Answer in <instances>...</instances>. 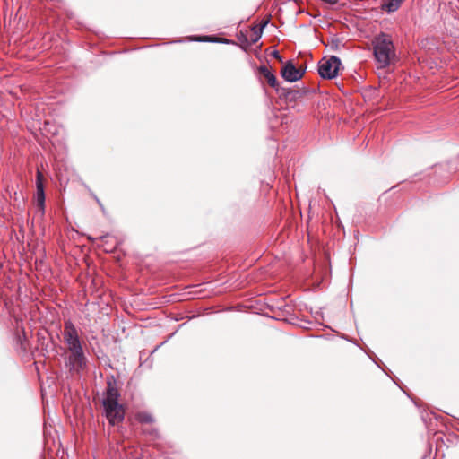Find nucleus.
<instances>
[{
	"label": "nucleus",
	"instance_id": "nucleus-2",
	"mask_svg": "<svg viewBox=\"0 0 459 459\" xmlns=\"http://www.w3.org/2000/svg\"><path fill=\"white\" fill-rule=\"evenodd\" d=\"M373 48L378 68H385L395 60V48L389 35L381 33L377 36L373 40Z\"/></svg>",
	"mask_w": 459,
	"mask_h": 459
},
{
	"label": "nucleus",
	"instance_id": "nucleus-3",
	"mask_svg": "<svg viewBox=\"0 0 459 459\" xmlns=\"http://www.w3.org/2000/svg\"><path fill=\"white\" fill-rule=\"evenodd\" d=\"M118 397L119 393L117 387L113 383L108 382L103 407L108 420L113 426L120 423L125 417V409L118 403Z\"/></svg>",
	"mask_w": 459,
	"mask_h": 459
},
{
	"label": "nucleus",
	"instance_id": "nucleus-10",
	"mask_svg": "<svg viewBox=\"0 0 459 459\" xmlns=\"http://www.w3.org/2000/svg\"><path fill=\"white\" fill-rule=\"evenodd\" d=\"M273 56H274L276 59H278L279 61L282 62V58L281 56H280L279 52L278 51H273Z\"/></svg>",
	"mask_w": 459,
	"mask_h": 459
},
{
	"label": "nucleus",
	"instance_id": "nucleus-6",
	"mask_svg": "<svg viewBox=\"0 0 459 459\" xmlns=\"http://www.w3.org/2000/svg\"><path fill=\"white\" fill-rule=\"evenodd\" d=\"M36 202L37 204L43 210L44 202H45V194H44V186H43V175L40 171L37 172V180H36Z\"/></svg>",
	"mask_w": 459,
	"mask_h": 459
},
{
	"label": "nucleus",
	"instance_id": "nucleus-11",
	"mask_svg": "<svg viewBox=\"0 0 459 459\" xmlns=\"http://www.w3.org/2000/svg\"><path fill=\"white\" fill-rule=\"evenodd\" d=\"M267 23H268V21H265V22H264V24L262 25V28H264V26H266V24H267Z\"/></svg>",
	"mask_w": 459,
	"mask_h": 459
},
{
	"label": "nucleus",
	"instance_id": "nucleus-9",
	"mask_svg": "<svg viewBox=\"0 0 459 459\" xmlns=\"http://www.w3.org/2000/svg\"><path fill=\"white\" fill-rule=\"evenodd\" d=\"M138 419L143 422H151L152 420V416L146 413L138 414Z\"/></svg>",
	"mask_w": 459,
	"mask_h": 459
},
{
	"label": "nucleus",
	"instance_id": "nucleus-5",
	"mask_svg": "<svg viewBox=\"0 0 459 459\" xmlns=\"http://www.w3.org/2000/svg\"><path fill=\"white\" fill-rule=\"evenodd\" d=\"M281 74L286 81L293 82L302 78L304 71L296 68L293 63L289 61L281 68Z\"/></svg>",
	"mask_w": 459,
	"mask_h": 459
},
{
	"label": "nucleus",
	"instance_id": "nucleus-7",
	"mask_svg": "<svg viewBox=\"0 0 459 459\" xmlns=\"http://www.w3.org/2000/svg\"><path fill=\"white\" fill-rule=\"evenodd\" d=\"M404 0H383L382 9L388 13L396 11Z\"/></svg>",
	"mask_w": 459,
	"mask_h": 459
},
{
	"label": "nucleus",
	"instance_id": "nucleus-1",
	"mask_svg": "<svg viewBox=\"0 0 459 459\" xmlns=\"http://www.w3.org/2000/svg\"><path fill=\"white\" fill-rule=\"evenodd\" d=\"M63 337L68 351L65 365L69 368L70 371L79 373L86 366V358L78 332L70 321L65 323Z\"/></svg>",
	"mask_w": 459,
	"mask_h": 459
},
{
	"label": "nucleus",
	"instance_id": "nucleus-8",
	"mask_svg": "<svg viewBox=\"0 0 459 459\" xmlns=\"http://www.w3.org/2000/svg\"><path fill=\"white\" fill-rule=\"evenodd\" d=\"M260 73L267 79L270 86L273 88L277 86L276 77L269 71L266 66H261Z\"/></svg>",
	"mask_w": 459,
	"mask_h": 459
},
{
	"label": "nucleus",
	"instance_id": "nucleus-4",
	"mask_svg": "<svg viewBox=\"0 0 459 459\" xmlns=\"http://www.w3.org/2000/svg\"><path fill=\"white\" fill-rule=\"evenodd\" d=\"M341 65V60L334 56L325 57L319 63L318 73L325 79H333L338 75Z\"/></svg>",
	"mask_w": 459,
	"mask_h": 459
}]
</instances>
